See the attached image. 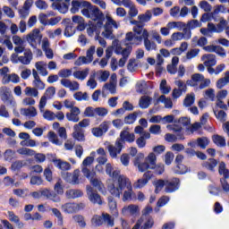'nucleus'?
Segmentation results:
<instances>
[{
    "label": "nucleus",
    "mask_w": 229,
    "mask_h": 229,
    "mask_svg": "<svg viewBox=\"0 0 229 229\" xmlns=\"http://www.w3.org/2000/svg\"><path fill=\"white\" fill-rule=\"evenodd\" d=\"M87 4V8L81 10L82 15L87 17V19H91V21H97L98 28L103 26V21H105V13L99 9V7L93 5L90 2Z\"/></svg>",
    "instance_id": "nucleus-3"
},
{
    "label": "nucleus",
    "mask_w": 229,
    "mask_h": 229,
    "mask_svg": "<svg viewBox=\"0 0 229 229\" xmlns=\"http://www.w3.org/2000/svg\"><path fill=\"white\" fill-rule=\"evenodd\" d=\"M87 194L89 201L93 203V205H103V199H101V195L98 193V191H94L92 186H87Z\"/></svg>",
    "instance_id": "nucleus-12"
},
{
    "label": "nucleus",
    "mask_w": 229,
    "mask_h": 229,
    "mask_svg": "<svg viewBox=\"0 0 229 229\" xmlns=\"http://www.w3.org/2000/svg\"><path fill=\"white\" fill-rule=\"evenodd\" d=\"M91 223L92 225H94V226H101V225L105 223L104 213L102 214V216L95 215L91 219Z\"/></svg>",
    "instance_id": "nucleus-41"
},
{
    "label": "nucleus",
    "mask_w": 229,
    "mask_h": 229,
    "mask_svg": "<svg viewBox=\"0 0 229 229\" xmlns=\"http://www.w3.org/2000/svg\"><path fill=\"white\" fill-rule=\"evenodd\" d=\"M214 114L216 117L219 119V121H221L222 123H225V121H226V113L225 111H214Z\"/></svg>",
    "instance_id": "nucleus-59"
},
{
    "label": "nucleus",
    "mask_w": 229,
    "mask_h": 229,
    "mask_svg": "<svg viewBox=\"0 0 229 229\" xmlns=\"http://www.w3.org/2000/svg\"><path fill=\"white\" fill-rule=\"evenodd\" d=\"M35 4L38 10H47L48 7L47 3L44 0H37Z\"/></svg>",
    "instance_id": "nucleus-64"
},
{
    "label": "nucleus",
    "mask_w": 229,
    "mask_h": 229,
    "mask_svg": "<svg viewBox=\"0 0 229 229\" xmlns=\"http://www.w3.org/2000/svg\"><path fill=\"white\" fill-rule=\"evenodd\" d=\"M105 30L102 32L103 37L105 38H109V40H114L115 38V36H114V30H112V27L104 26Z\"/></svg>",
    "instance_id": "nucleus-36"
},
{
    "label": "nucleus",
    "mask_w": 229,
    "mask_h": 229,
    "mask_svg": "<svg viewBox=\"0 0 229 229\" xmlns=\"http://www.w3.org/2000/svg\"><path fill=\"white\" fill-rule=\"evenodd\" d=\"M95 174L96 173L94 172L91 173V175L89 177L90 183L93 185V187H95L98 191H103V182L99 179L94 177Z\"/></svg>",
    "instance_id": "nucleus-31"
},
{
    "label": "nucleus",
    "mask_w": 229,
    "mask_h": 229,
    "mask_svg": "<svg viewBox=\"0 0 229 229\" xmlns=\"http://www.w3.org/2000/svg\"><path fill=\"white\" fill-rule=\"evenodd\" d=\"M203 58H206V61L204 62V64L206 67H212L216 65V55L212 54L204 55Z\"/></svg>",
    "instance_id": "nucleus-35"
},
{
    "label": "nucleus",
    "mask_w": 229,
    "mask_h": 229,
    "mask_svg": "<svg viewBox=\"0 0 229 229\" xmlns=\"http://www.w3.org/2000/svg\"><path fill=\"white\" fill-rule=\"evenodd\" d=\"M202 167H205L208 171L214 173V169L217 167V160L215 158H209L206 162L202 163Z\"/></svg>",
    "instance_id": "nucleus-27"
},
{
    "label": "nucleus",
    "mask_w": 229,
    "mask_h": 229,
    "mask_svg": "<svg viewBox=\"0 0 229 229\" xmlns=\"http://www.w3.org/2000/svg\"><path fill=\"white\" fill-rule=\"evenodd\" d=\"M199 6L204 12H212V5L207 1H200Z\"/></svg>",
    "instance_id": "nucleus-63"
},
{
    "label": "nucleus",
    "mask_w": 229,
    "mask_h": 229,
    "mask_svg": "<svg viewBox=\"0 0 229 229\" xmlns=\"http://www.w3.org/2000/svg\"><path fill=\"white\" fill-rule=\"evenodd\" d=\"M80 114H81V111L78 106L72 107L70 113L66 114V119L72 123H78L80 121Z\"/></svg>",
    "instance_id": "nucleus-20"
},
{
    "label": "nucleus",
    "mask_w": 229,
    "mask_h": 229,
    "mask_svg": "<svg viewBox=\"0 0 229 229\" xmlns=\"http://www.w3.org/2000/svg\"><path fill=\"white\" fill-rule=\"evenodd\" d=\"M142 40H144V46L147 51H157V43L149 40V32L143 30L140 33Z\"/></svg>",
    "instance_id": "nucleus-17"
},
{
    "label": "nucleus",
    "mask_w": 229,
    "mask_h": 229,
    "mask_svg": "<svg viewBox=\"0 0 229 229\" xmlns=\"http://www.w3.org/2000/svg\"><path fill=\"white\" fill-rule=\"evenodd\" d=\"M131 53V47H127L125 48V51L122 55V58L118 62L119 67H124L126 65V61L128 60V57L130 56Z\"/></svg>",
    "instance_id": "nucleus-29"
},
{
    "label": "nucleus",
    "mask_w": 229,
    "mask_h": 229,
    "mask_svg": "<svg viewBox=\"0 0 229 229\" xmlns=\"http://www.w3.org/2000/svg\"><path fill=\"white\" fill-rule=\"evenodd\" d=\"M94 164V157H87L82 162V173L86 178H90L92 172H90V165Z\"/></svg>",
    "instance_id": "nucleus-18"
},
{
    "label": "nucleus",
    "mask_w": 229,
    "mask_h": 229,
    "mask_svg": "<svg viewBox=\"0 0 229 229\" xmlns=\"http://www.w3.org/2000/svg\"><path fill=\"white\" fill-rule=\"evenodd\" d=\"M21 115H24L25 117H36L37 115V108L34 106L30 108H21Z\"/></svg>",
    "instance_id": "nucleus-32"
},
{
    "label": "nucleus",
    "mask_w": 229,
    "mask_h": 229,
    "mask_svg": "<svg viewBox=\"0 0 229 229\" xmlns=\"http://www.w3.org/2000/svg\"><path fill=\"white\" fill-rule=\"evenodd\" d=\"M72 136L78 142H85V131L83 130L73 129Z\"/></svg>",
    "instance_id": "nucleus-28"
},
{
    "label": "nucleus",
    "mask_w": 229,
    "mask_h": 229,
    "mask_svg": "<svg viewBox=\"0 0 229 229\" xmlns=\"http://www.w3.org/2000/svg\"><path fill=\"white\" fill-rule=\"evenodd\" d=\"M63 178L68 183H72V185H79L80 184V170H74L72 174L66 172L64 174Z\"/></svg>",
    "instance_id": "nucleus-15"
},
{
    "label": "nucleus",
    "mask_w": 229,
    "mask_h": 229,
    "mask_svg": "<svg viewBox=\"0 0 229 229\" xmlns=\"http://www.w3.org/2000/svg\"><path fill=\"white\" fill-rule=\"evenodd\" d=\"M27 42L33 47L37 49V42L40 44L42 42V33H40L39 29H34L31 32L27 35Z\"/></svg>",
    "instance_id": "nucleus-8"
},
{
    "label": "nucleus",
    "mask_w": 229,
    "mask_h": 229,
    "mask_svg": "<svg viewBox=\"0 0 229 229\" xmlns=\"http://www.w3.org/2000/svg\"><path fill=\"white\" fill-rule=\"evenodd\" d=\"M187 85L190 87H198L200 90L207 89L210 86V79H205V76L200 73H194L191 75V80L186 81Z\"/></svg>",
    "instance_id": "nucleus-6"
},
{
    "label": "nucleus",
    "mask_w": 229,
    "mask_h": 229,
    "mask_svg": "<svg viewBox=\"0 0 229 229\" xmlns=\"http://www.w3.org/2000/svg\"><path fill=\"white\" fill-rule=\"evenodd\" d=\"M194 99H195L194 93L187 95L186 98H184L183 106H191V105H194Z\"/></svg>",
    "instance_id": "nucleus-50"
},
{
    "label": "nucleus",
    "mask_w": 229,
    "mask_h": 229,
    "mask_svg": "<svg viewBox=\"0 0 229 229\" xmlns=\"http://www.w3.org/2000/svg\"><path fill=\"white\" fill-rule=\"evenodd\" d=\"M94 53H96V47L91 46L86 53V56H80L75 61L74 65H77L80 67L81 65L91 64V62L94 60Z\"/></svg>",
    "instance_id": "nucleus-7"
},
{
    "label": "nucleus",
    "mask_w": 229,
    "mask_h": 229,
    "mask_svg": "<svg viewBox=\"0 0 229 229\" xmlns=\"http://www.w3.org/2000/svg\"><path fill=\"white\" fill-rule=\"evenodd\" d=\"M153 178V172L147 171L144 173L142 178L138 179L134 183L133 187L134 189H142V187H146L148 183L149 182V180Z\"/></svg>",
    "instance_id": "nucleus-13"
},
{
    "label": "nucleus",
    "mask_w": 229,
    "mask_h": 229,
    "mask_svg": "<svg viewBox=\"0 0 229 229\" xmlns=\"http://www.w3.org/2000/svg\"><path fill=\"white\" fill-rule=\"evenodd\" d=\"M47 65V64L44 63V62H37L35 64V67L37 69V71L39 72V74H41V76H47V74H49V72H47V68H46Z\"/></svg>",
    "instance_id": "nucleus-30"
},
{
    "label": "nucleus",
    "mask_w": 229,
    "mask_h": 229,
    "mask_svg": "<svg viewBox=\"0 0 229 229\" xmlns=\"http://www.w3.org/2000/svg\"><path fill=\"white\" fill-rule=\"evenodd\" d=\"M123 146L125 142H135V134L130 133V129L126 128L120 133V138L117 139Z\"/></svg>",
    "instance_id": "nucleus-16"
},
{
    "label": "nucleus",
    "mask_w": 229,
    "mask_h": 229,
    "mask_svg": "<svg viewBox=\"0 0 229 229\" xmlns=\"http://www.w3.org/2000/svg\"><path fill=\"white\" fill-rule=\"evenodd\" d=\"M152 98L149 96H143L140 98V108H148L151 105Z\"/></svg>",
    "instance_id": "nucleus-34"
},
{
    "label": "nucleus",
    "mask_w": 229,
    "mask_h": 229,
    "mask_svg": "<svg viewBox=\"0 0 229 229\" xmlns=\"http://www.w3.org/2000/svg\"><path fill=\"white\" fill-rule=\"evenodd\" d=\"M84 117H96V108L92 106L86 107L84 111Z\"/></svg>",
    "instance_id": "nucleus-54"
},
{
    "label": "nucleus",
    "mask_w": 229,
    "mask_h": 229,
    "mask_svg": "<svg viewBox=\"0 0 229 229\" xmlns=\"http://www.w3.org/2000/svg\"><path fill=\"white\" fill-rule=\"evenodd\" d=\"M159 101L161 103H165V108H173V101L171 100V98H165V96L161 95L157 99V103H159Z\"/></svg>",
    "instance_id": "nucleus-46"
},
{
    "label": "nucleus",
    "mask_w": 229,
    "mask_h": 229,
    "mask_svg": "<svg viewBox=\"0 0 229 229\" xmlns=\"http://www.w3.org/2000/svg\"><path fill=\"white\" fill-rule=\"evenodd\" d=\"M25 96H33V98H37L38 96V90L36 88H25L24 90Z\"/></svg>",
    "instance_id": "nucleus-52"
},
{
    "label": "nucleus",
    "mask_w": 229,
    "mask_h": 229,
    "mask_svg": "<svg viewBox=\"0 0 229 229\" xmlns=\"http://www.w3.org/2000/svg\"><path fill=\"white\" fill-rule=\"evenodd\" d=\"M124 189H127V191H124ZM108 191L115 198H121V193L124 191L123 201H131V196H133L131 182L125 175H119L118 180L108 185Z\"/></svg>",
    "instance_id": "nucleus-1"
},
{
    "label": "nucleus",
    "mask_w": 229,
    "mask_h": 229,
    "mask_svg": "<svg viewBox=\"0 0 229 229\" xmlns=\"http://www.w3.org/2000/svg\"><path fill=\"white\" fill-rule=\"evenodd\" d=\"M218 173L224 176L225 180L229 178V170L226 168V164L223 161L219 163Z\"/></svg>",
    "instance_id": "nucleus-33"
},
{
    "label": "nucleus",
    "mask_w": 229,
    "mask_h": 229,
    "mask_svg": "<svg viewBox=\"0 0 229 229\" xmlns=\"http://www.w3.org/2000/svg\"><path fill=\"white\" fill-rule=\"evenodd\" d=\"M123 148H124V145H123L121 141H118V140H116L114 145H112V144L107 145L106 149L111 158H117V155H121V152L123 151Z\"/></svg>",
    "instance_id": "nucleus-11"
},
{
    "label": "nucleus",
    "mask_w": 229,
    "mask_h": 229,
    "mask_svg": "<svg viewBox=\"0 0 229 229\" xmlns=\"http://www.w3.org/2000/svg\"><path fill=\"white\" fill-rule=\"evenodd\" d=\"M106 174L111 176V178H115L116 180H119V176H123V174H121V171L119 170L114 171V166L110 163H107L106 165Z\"/></svg>",
    "instance_id": "nucleus-23"
},
{
    "label": "nucleus",
    "mask_w": 229,
    "mask_h": 229,
    "mask_svg": "<svg viewBox=\"0 0 229 229\" xmlns=\"http://www.w3.org/2000/svg\"><path fill=\"white\" fill-rule=\"evenodd\" d=\"M151 17H153L151 11H147L144 14H140L138 16L139 21H131V24H133L134 26V33H137V35H140L144 30H147L146 29H144V22H148V21H151Z\"/></svg>",
    "instance_id": "nucleus-5"
},
{
    "label": "nucleus",
    "mask_w": 229,
    "mask_h": 229,
    "mask_svg": "<svg viewBox=\"0 0 229 229\" xmlns=\"http://www.w3.org/2000/svg\"><path fill=\"white\" fill-rule=\"evenodd\" d=\"M43 117L47 121H55V119H56V114L52 111L46 110L43 114Z\"/></svg>",
    "instance_id": "nucleus-57"
},
{
    "label": "nucleus",
    "mask_w": 229,
    "mask_h": 229,
    "mask_svg": "<svg viewBox=\"0 0 229 229\" xmlns=\"http://www.w3.org/2000/svg\"><path fill=\"white\" fill-rule=\"evenodd\" d=\"M76 101H89V94L87 92L78 91L73 95Z\"/></svg>",
    "instance_id": "nucleus-43"
},
{
    "label": "nucleus",
    "mask_w": 229,
    "mask_h": 229,
    "mask_svg": "<svg viewBox=\"0 0 229 229\" xmlns=\"http://www.w3.org/2000/svg\"><path fill=\"white\" fill-rule=\"evenodd\" d=\"M2 100L7 105H13V95H12V90L8 88H4V92L2 94Z\"/></svg>",
    "instance_id": "nucleus-25"
},
{
    "label": "nucleus",
    "mask_w": 229,
    "mask_h": 229,
    "mask_svg": "<svg viewBox=\"0 0 229 229\" xmlns=\"http://www.w3.org/2000/svg\"><path fill=\"white\" fill-rule=\"evenodd\" d=\"M67 199H76V198H81L83 196V191L78 189H70L65 192Z\"/></svg>",
    "instance_id": "nucleus-24"
},
{
    "label": "nucleus",
    "mask_w": 229,
    "mask_h": 229,
    "mask_svg": "<svg viewBox=\"0 0 229 229\" xmlns=\"http://www.w3.org/2000/svg\"><path fill=\"white\" fill-rule=\"evenodd\" d=\"M153 185L156 187L155 192H158L165 187V180L164 179H158L154 181Z\"/></svg>",
    "instance_id": "nucleus-45"
},
{
    "label": "nucleus",
    "mask_w": 229,
    "mask_h": 229,
    "mask_svg": "<svg viewBox=\"0 0 229 229\" xmlns=\"http://www.w3.org/2000/svg\"><path fill=\"white\" fill-rule=\"evenodd\" d=\"M180 189V180L174 177L170 180H165V192L166 194H172V192H176Z\"/></svg>",
    "instance_id": "nucleus-10"
},
{
    "label": "nucleus",
    "mask_w": 229,
    "mask_h": 229,
    "mask_svg": "<svg viewBox=\"0 0 229 229\" xmlns=\"http://www.w3.org/2000/svg\"><path fill=\"white\" fill-rule=\"evenodd\" d=\"M62 180L59 179L54 186V190L57 194H64V186H62Z\"/></svg>",
    "instance_id": "nucleus-60"
},
{
    "label": "nucleus",
    "mask_w": 229,
    "mask_h": 229,
    "mask_svg": "<svg viewBox=\"0 0 229 229\" xmlns=\"http://www.w3.org/2000/svg\"><path fill=\"white\" fill-rule=\"evenodd\" d=\"M199 55V49L193 48L187 52L186 54V60H192V58H196Z\"/></svg>",
    "instance_id": "nucleus-51"
},
{
    "label": "nucleus",
    "mask_w": 229,
    "mask_h": 229,
    "mask_svg": "<svg viewBox=\"0 0 229 229\" xmlns=\"http://www.w3.org/2000/svg\"><path fill=\"white\" fill-rule=\"evenodd\" d=\"M52 162L55 164V167H58L61 171H69V169H71V164L69 162L62 159H53Z\"/></svg>",
    "instance_id": "nucleus-26"
},
{
    "label": "nucleus",
    "mask_w": 229,
    "mask_h": 229,
    "mask_svg": "<svg viewBox=\"0 0 229 229\" xmlns=\"http://www.w3.org/2000/svg\"><path fill=\"white\" fill-rule=\"evenodd\" d=\"M19 155H24L25 157H33L35 156V150L28 148H21L17 150Z\"/></svg>",
    "instance_id": "nucleus-44"
},
{
    "label": "nucleus",
    "mask_w": 229,
    "mask_h": 229,
    "mask_svg": "<svg viewBox=\"0 0 229 229\" xmlns=\"http://www.w3.org/2000/svg\"><path fill=\"white\" fill-rule=\"evenodd\" d=\"M107 90L110 94H115L117 92V74L113 73L110 77L109 82L106 83L102 88V94Z\"/></svg>",
    "instance_id": "nucleus-9"
},
{
    "label": "nucleus",
    "mask_w": 229,
    "mask_h": 229,
    "mask_svg": "<svg viewBox=\"0 0 229 229\" xmlns=\"http://www.w3.org/2000/svg\"><path fill=\"white\" fill-rule=\"evenodd\" d=\"M58 76L60 78H63V80H61V85H63V87H65V89H69L70 90H72V91H76L80 89V83H78V81H72L71 80L67 79L70 76H72V70L62 69L59 71Z\"/></svg>",
    "instance_id": "nucleus-4"
},
{
    "label": "nucleus",
    "mask_w": 229,
    "mask_h": 229,
    "mask_svg": "<svg viewBox=\"0 0 229 229\" xmlns=\"http://www.w3.org/2000/svg\"><path fill=\"white\" fill-rule=\"evenodd\" d=\"M141 114L140 112H134L125 116L124 123L125 124H133L137 121V116Z\"/></svg>",
    "instance_id": "nucleus-38"
},
{
    "label": "nucleus",
    "mask_w": 229,
    "mask_h": 229,
    "mask_svg": "<svg viewBox=\"0 0 229 229\" xmlns=\"http://www.w3.org/2000/svg\"><path fill=\"white\" fill-rule=\"evenodd\" d=\"M188 171L189 168L187 167V165L182 163L178 164L175 169L176 174H185V173H187Z\"/></svg>",
    "instance_id": "nucleus-53"
},
{
    "label": "nucleus",
    "mask_w": 229,
    "mask_h": 229,
    "mask_svg": "<svg viewBox=\"0 0 229 229\" xmlns=\"http://www.w3.org/2000/svg\"><path fill=\"white\" fill-rule=\"evenodd\" d=\"M181 33L182 35V38H185V40H190L191 38V29L187 25L182 29V32Z\"/></svg>",
    "instance_id": "nucleus-61"
},
{
    "label": "nucleus",
    "mask_w": 229,
    "mask_h": 229,
    "mask_svg": "<svg viewBox=\"0 0 229 229\" xmlns=\"http://www.w3.org/2000/svg\"><path fill=\"white\" fill-rule=\"evenodd\" d=\"M89 68H86L85 70L82 71H76L73 72L74 78L77 80H85L87 76H89Z\"/></svg>",
    "instance_id": "nucleus-37"
},
{
    "label": "nucleus",
    "mask_w": 229,
    "mask_h": 229,
    "mask_svg": "<svg viewBox=\"0 0 229 229\" xmlns=\"http://www.w3.org/2000/svg\"><path fill=\"white\" fill-rule=\"evenodd\" d=\"M18 60L23 65H30L31 64V60H33V52H31V49L27 48L23 55L18 57Z\"/></svg>",
    "instance_id": "nucleus-21"
},
{
    "label": "nucleus",
    "mask_w": 229,
    "mask_h": 229,
    "mask_svg": "<svg viewBox=\"0 0 229 229\" xmlns=\"http://www.w3.org/2000/svg\"><path fill=\"white\" fill-rule=\"evenodd\" d=\"M213 142L216 146H219V148H225V146H226V140H225V138H223L220 135H214L213 136Z\"/></svg>",
    "instance_id": "nucleus-40"
},
{
    "label": "nucleus",
    "mask_w": 229,
    "mask_h": 229,
    "mask_svg": "<svg viewBox=\"0 0 229 229\" xmlns=\"http://www.w3.org/2000/svg\"><path fill=\"white\" fill-rule=\"evenodd\" d=\"M145 219H146V221H145L142 228L150 229L152 226H154L155 219H153V216H145Z\"/></svg>",
    "instance_id": "nucleus-47"
},
{
    "label": "nucleus",
    "mask_w": 229,
    "mask_h": 229,
    "mask_svg": "<svg viewBox=\"0 0 229 229\" xmlns=\"http://www.w3.org/2000/svg\"><path fill=\"white\" fill-rule=\"evenodd\" d=\"M208 144H210V140H208V138L207 137H201L197 139V146H199V148H200L201 149H206Z\"/></svg>",
    "instance_id": "nucleus-39"
},
{
    "label": "nucleus",
    "mask_w": 229,
    "mask_h": 229,
    "mask_svg": "<svg viewBox=\"0 0 229 229\" xmlns=\"http://www.w3.org/2000/svg\"><path fill=\"white\" fill-rule=\"evenodd\" d=\"M87 4H89V2L87 1H82V2H80L78 0H73L72 2V8H71V12L72 13H78V12H80V9L81 8H87Z\"/></svg>",
    "instance_id": "nucleus-22"
},
{
    "label": "nucleus",
    "mask_w": 229,
    "mask_h": 229,
    "mask_svg": "<svg viewBox=\"0 0 229 229\" xmlns=\"http://www.w3.org/2000/svg\"><path fill=\"white\" fill-rule=\"evenodd\" d=\"M73 219L75 223H78V225L81 226V228H85V226H87V224L85 223V218L83 217V216L76 215L73 216Z\"/></svg>",
    "instance_id": "nucleus-55"
},
{
    "label": "nucleus",
    "mask_w": 229,
    "mask_h": 229,
    "mask_svg": "<svg viewBox=\"0 0 229 229\" xmlns=\"http://www.w3.org/2000/svg\"><path fill=\"white\" fill-rule=\"evenodd\" d=\"M186 26L190 30H194L195 28H201V23L198 20H191L187 22Z\"/></svg>",
    "instance_id": "nucleus-58"
},
{
    "label": "nucleus",
    "mask_w": 229,
    "mask_h": 229,
    "mask_svg": "<svg viewBox=\"0 0 229 229\" xmlns=\"http://www.w3.org/2000/svg\"><path fill=\"white\" fill-rule=\"evenodd\" d=\"M90 124V120L89 119H83L79 123L75 124L73 126V130H83V128H87Z\"/></svg>",
    "instance_id": "nucleus-48"
},
{
    "label": "nucleus",
    "mask_w": 229,
    "mask_h": 229,
    "mask_svg": "<svg viewBox=\"0 0 229 229\" xmlns=\"http://www.w3.org/2000/svg\"><path fill=\"white\" fill-rule=\"evenodd\" d=\"M48 139L50 142H52L53 144H55V146H62L63 144V142L60 141V140L58 139V135H56L55 131L48 132Z\"/></svg>",
    "instance_id": "nucleus-42"
},
{
    "label": "nucleus",
    "mask_w": 229,
    "mask_h": 229,
    "mask_svg": "<svg viewBox=\"0 0 229 229\" xmlns=\"http://www.w3.org/2000/svg\"><path fill=\"white\" fill-rule=\"evenodd\" d=\"M33 85H34V89H38L39 90H44V89H46V84L44 83V81H42V80L39 79H35L33 81Z\"/></svg>",
    "instance_id": "nucleus-56"
},
{
    "label": "nucleus",
    "mask_w": 229,
    "mask_h": 229,
    "mask_svg": "<svg viewBox=\"0 0 229 229\" xmlns=\"http://www.w3.org/2000/svg\"><path fill=\"white\" fill-rule=\"evenodd\" d=\"M104 223L107 226H114V217H112V216L109 214L104 213Z\"/></svg>",
    "instance_id": "nucleus-62"
},
{
    "label": "nucleus",
    "mask_w": 229,
    "mask_h": 229,
    "mask_svg": "<svg viewBox=\"0 0 229 229\" xmlns=\"http://www.w3.org/2000/svg\"><path fill=\"white\" fill-rule=\"evenodd\" d=\"M64 211L67 212V214H74L76 211V203H66L64 206Z\"/></svg>",
    "instance_id": "nucleus-49"
},
{
    "label": "nucleus",
    "mask_w": 229,
    "mask_h": 229,
    "mask_svg": "<svg viewBox=\"0 0 229 229\" xmlns=\"http://www.w3.org/2000/svg\"><path fill=\"white\" fill-rule=\"evenodd\" d=\"M134 165L138 167L140 173H144L148 171V169H155L157 166V155L151 152L144 161V154L140 153L134 158Z\"/></svg>",
    "instance_id": "nucleus-2"
},
{
    "label": "nucleus",
    "mask_w": 229,
    "mask_h": 229,
    "mask_svg": "<svg viewBox=\"0 0 229 229\" xmlns=\"http://www.w3.org/2000/svg\"><path fill=\"white\" fill-rule=\"evenodd\" d=\"M53 2L52 8L58 10L60 13H66L69 10V2L71 0H51Z\"/></svg>",
    "instance_id": "nucleus-14"
},
{
    "label": "nucleus",
    "mask_w": 229,
    "mask_h": 229,
    "mask_svg": "<svg viewBox=\"0 0 229 229\" xmlns=\"http://www.w3.org/2000/svg\"><path fill=\"white\" fill-rule=\"evenodd\" d=\"M125 42H129L126 43V46H128V44H135V46H139V44L142 42V34H137L136 32L133 34V32H128L125 36Z\"/></svg>",
    "instance_id": "nucleus-19"
}]
</instances>
